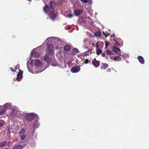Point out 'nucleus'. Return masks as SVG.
Masks as SVG:
<instances>
[{"mask_svg": "<svg viewBox=\"0 0 149 149\" xmlns=\"http://www.w3.org/2000/svg\"><path fill=\"white\" fill-rule=\"evenodd\" d=\"M28 61L27 62V67L29 71L33 73H38L42 72L44 70L45 68L42 67L43 64L41 60L39 59H35L32 60L31 62V64L33 65H34L36 67V68L34 70H33L32 71L29 69V67L28 66Z\"/></svg>", "mask_w": 149, "mask_h": 149, "instance_id": "f257e3e1", "label": "nucleus"}, {"mask_svg": "<svg viewBox=\"0 0 149 149\" xmlns=\"http://www.w3.org/2000/svg\"><path fill=\"white\" fill-rule=\"evenodd\" d=\"M54 4L52 1H51L48 5H47L43 8L44 11L49 15L50 18L54 20L56 18V15L54 12Z\"/></svg>", "mask_w": 149, "mask_h": 149, "instance_id": "f03ea898", "label": "nucleus"}, {"mask_svg": "<svg viewBox=\"0 0 149 149\" xmlns=\"http://www.w3.org/2000/svg\"><path fill=\"white\" fill-rule=\"evenodd\" d=\"M25 113L22 111H20L18 107L15 106H13L11 109L10 114V118L13 119L16 117H21L24 115Z\"/></svg>", "mask_w": 149, "mask_h": 149, "instance_id": "7ed1b4c3", "label": "nucleus"}, {"mask_svg": "<svg viewBox=\"0 0 149 149\" xmlns=\"http://www.w3.org/2000/svg\"><path fill=\"white\" fill-rule=\"evenodd\" d=\"M47 43L52 42L55 46L56 49H59L62 46V41L58 38L55 37H50L47 38L46 40Z\"/></svg>", "mask_w": 149, "mask_h": 149, "instance_id": "20e7f679", "label": "nucleus"}, {"mask_svg": "<svg viewBox=\"0 0 149 149\" xmlns=\"http://www.w3.org/2000/svg\"><path fill=\"white\" fill-rule=\"evenodd\" d=\"M45 48L42 45H41L35 49H34L31 53V55L32 56L34 57H38L41 54V52L43 50H44Z\"/></svg>", "mask_w": 149, "mask_h": 149, "instance_id": "39448f33", "label": "nucleus"}, {"mask_svg": "<svg viewBox=\"0 0 149 149\" xmlns=\"http://www.w3.org/2000/svg\"><path fill=\"white\" fill-rule=\"evenodd\" d=\"M25 118L26 120L28 121H31L35 118L36 120L38 121L39 120L38 116L34 113H29L26 114L25 116Z\"/></svg>", "mask_w": 149, "mask_h": 149, "instance_id": "423d86ee", "label": "nucleus"}, {"mask_svg": "<svg viewBox=\"0 0 149 149\" xmlns=\"http://www.w3.org/2000/svg\"><path fill=\"white\" fill-rule=\"evenodd\" d=\"M45 43L47 44V52L50 55H52L54 54V46L52 42L47 43L45 41Z\"/></svg>", "mask_w": 149, "mask_h": 149, "instance_id": "0eeeda50", "label": "nucleus"}, {"mask_svg": "<svg viewBox=\"0 0 149 149\" xmlns=\"http://www.w3.org/2000/svg\"><path fill=\"white\" fill-rule=\"evenodd\" d=\"M84 42V45L86 48H91L94 46L93 43L91 42L88 38L85 39Z\"/></svg>", "mask_w": 149, "mask_h": 149, "instance_id": "6e6552de", "label": "nucleus"}, {"mask_svg": "<svg viewBox=\"0 0 149 149\" xmlns=\"http://www.w3.org/2000/svg\"><path fill=\"white\" fill-rule=\"evenodd\" d=\"M41 59L48 63H50L52 62L53 60V59L47 54L44 56L42 57Z\"/></svg>", "mask_w": 149, "mask_h": 149, "instance_id": "1a4fd4ad", "label": "nucleus"}, {"mask_svg": "<svg viewBox=\"0 0 149 149\" xmlns=\"http://www.w3.org/2000/svg\"><path fill=\"white\" fill-rule=\"evenodd\" d=\"M2 106L6 111L12 107V104L10 102L6 103Z\"/></svg>", "mask_w": 149, "mask_h": 149, "instance_id": "9d476101", "label": "nucleus"}, {"mask_svg": "<svg viewBox=\"0 0 149 149\" xmlns=\"http://www.w3.org/2000/svg\"><path fill=\"white\" fill-rule=\"evenodd\" d=\"M80 70V67L79 66H77L73 67L71 68V71L73 73H76L79 71Z\"/></svg>", "mask_w": 149, "mask_h": 149, "instance_id": "9b49d317", "label": "nucleus"}, {"mask_svg": "<svg viewBox=\"0 0 149 149\" xmlns=\"http://www.w3.org/2000/svg\"><path fill=\"white\" fill-rule=\"evenodd\" d=\"M22 74V71L21 70H19V73L17 74V77L16 79L18 81H21L23 77Z\"/></svg>", "mask_w": 149, "mask_h": 149, "instance_id": "f8f14e48", "label": "nucleus"}, {"mask_svg": "<svg viewBox=\"0 0 149 149\" xmlns=\"http://www.w3.org/2000/svg\"><path fill=\"white\" fill-rule=\"evenodd\" d=\"M80 20H81V22L85 24H86L87 22L88 21L89 22H90L91 20L89 17H81Z\"/></svg>", "mask_w": 149, "mask_h": 149, "instance_id": "ddd939ff", "label": "nucleus"}, {"mask_svg": "<svg viewBox=\"0 0 149 149\" xmlns=\"http://www.w3.org/2000/svg\"><path fill=\"white\" fill-rule=\"evenodd\" d=\"M25 131L24 130L22 129L20 130L19 132V136L22 140L25 139L26 138V136L24 135Z\"/></svg>", "mask_w": 149, "mask_h": 149, "instance_id": "4468645a", "label": "nucleus"}, {"mask_svg": "<svg viewBox=\"0 0 149 149\" xmlns=\"http://www.w3.org/2000/svg\"><path fill=\"white\" fill-rule=\"evenodd\" d=\"M83 12L81 9H77L74 10V14L75 16H78L81 14Z\"/></svg>", "mask_w": 149, "mask_h": 149, "instance_id": "2eb2a0df", "label": "nucleus"}, {"mask_svg": "<svg viewBox=\"0 0 149 149\" xmlns=\"http://www.w3.org/2000/svg\"><path fill=\"white\" fill-rule=\"evenodd\" d=\"M112 50L116 54H117L120 55V53L121 52H120V50L119 49L116 47H113L112 48Z\"/></svg>", "mask_w": 149, "mask_h": 149, "instance_id": "dca6fc26", "label": "nucleus"}, {"mask_svg": "<svg viewBox=\"0 0 149 149\" xmlns=\"http://www.w3.org/2000/svg\"><path fill=\"white\" fill-rule=\"evenodd\" d=\"M27 142H25V144L23 145H23H17L15 147H13V149H22L23 147H24L27 144Z\"/></svg>", "mask_w": 149, "mask_h": 149, "instance_id": "f3484780", "label": "nucleus"}, {"mask_svg": "<svg viewBox=\"0 0 149 149\" xmlns=\"http://www.w3.org/2000/svg\"><path fill=\"white\" fill-rule=\"evenodd\" d=\"M92 63L94 66L95 68L98 67L100 65L99 61L96 60L95 59L92 61Z\"/></svg>", "mask_w": 149, "mask_h": 149, "instance_id": "a211bd4d", "label": "nucleus"}, {"mask_svg": "<svg viewBox=\"0 0 149 149\" xmlns=\"http://www.w3.org/2000/svg\"><path fill=\"white\" fill-rule=\"evenodd\" d=\"M6 111L2 105H0V116L5 113Z\"/></svg>", "mask_w": 149, "mask_h": 149, "instance_id": "6ab92c4d", "label": "nucleus"}, {"mask_svg": "<svg viewBox=\"0 0 149 149\" xmlns=\"http://www.w3.org/2000/svg\"><path fill=\"white\" fill-rule=\"evenodd\" d=\"M137 58L140 63L142 64H144L145 60L143 57L139 56H138Z\"/></svg>", "mask_w": 149, "mask_h": 149, "instance_id": "aec40b11", "label": "nucleus"}, {"mask_svg": "<svg viewBox=\"0 0 149 149\" xmlns=\"http://www.w3.org/2000/svg\"><path fill=\"white\" fill-rule=\"evenodd\" d=\"M122 40H121L120 42V43H118L117 41L115 40V39L113 40V43H114L115 45L117 46H118V47H121L122 46L123 43L122 42Z\"/></svg>", "mask_w": 149, "mask_h": 149, "instance_id": "412c9836", "label": "nucleus"}, {"mask_svg": "<svg viewBox=\"0 0 149 149\" xmlns=\"http://www.w3.org/2000/svg\"><path fill=\"white\" fill-rule=\"evenodd\" d=\"M71 49V47L69 45H65L64 47V49L65 51H68Z\"/></svg>", "mask_w": 149, "mask_h": 149, "instance_id": "4be33fe9", "label": "nucleus"}, {"mask_svg": "<svg viewBox=\"0 0 149 149\" xmlns=\"http://www.w3.org/2000/svg\"><path fill=\"white\" fill-rule=\"evenodd\" d=\"M120 55L122 56L125 59H127L129 58V56L127 54H123V53H120Z\"/></svg>", "mask_w": 149, "mask_h": 149, "instance_id": "5701e85b", "label": "nucleus"}, {"mask_svg": "<svg viewBox=\"0 0 149 149\" xmlns=\"http://www.w3.org/2000/svg\"><path fill=\"white\" fill-rule=\"evenodd\" d=\"M108 66V65L106 63H102L100 66L101 68L102 69H105L107 68Z\"/></svg>", "mask_w": 149, "mask_h": 149, "instance_id": "b1692460", "label": "nucleus"}, {"mask_svg": "<svg viewBox=\"0 0 149 149\" xmlns=\"http://www.w3.org/2000/svg\"><path fill=\"white\" fill-rule=\"evenodd\" d=\"M106 53L108 55H114V53L112 52L111 51L107 49L106 50Z\"/></svg>", "mask_w": 149, "mask_h": 149, "instance_id": "393cba45", "label": "nucleus"}, {"mask_svg": "<svg viewBox=\"0 0 149 149\" xmlns=\"http://www.w3.org/2000/svg\"><path fill=\"white\" fill-rule=\"evenodd\" d=\"M113 59L115 61H118L120 60L121 58L119 56H116L113 58Z\"/></svg>", "mask_w": 149, "mask_h": 149, "instance_id": "a878e982", "label": "nucleus"}, {"mask_svg": "<svg viewBox=\"0 0 149 149\" xmlns=\"http://www.w3.org/2000/svg\"><path fill=\"white\" fill-rule=\"evenodd\" d=\"M96 52L97 55L100 54L102 53V51L100 49L98 48L96 49Z\"/></svg>", "mask_w": 149, "mask_h": 149, "instance_id": "bb28decb", "label": "nucleus"}, {"mask_svg": "<svg viewBox=\"0 0 149 149\" xmlns=\"http://www.w3.org/2000/svg\"><path fill=\"white\" fill-rule=\"evenodd\" d=\"M101 34V32L100 31L96 32L95 33V35L96 36L100 37Z\"/></svg>", "mask_w": 149, "mask_h": 149, "instance_id": "cd10ccee", "label": "nucleus"}, {"mask_svg": "<svg viewBox=\"0 0 149 149\" xmlns=\"http://www.w3.org/2000/svg\"><path fill=\"white\" fill-rule=\"evenodd\" d=\"M40 124L38 122H37L34 125L33 127L34 128H38Z\"/></svg>", "mask_w": 149, "mask_h": 149, "instance_id": "c85d7f7f", "label": "nucleus"}, {"mask_svg": "<svg viewBox=\"0 0 149 149\" xmlns=\"http://www.w3.org/2000/svg\"><path fill=\"white\" fill-rule=\"evenodd\" d=\"M52 65L53 66H57L58 64L56 61H54L52 63Z\"/></svg>", "mask_w": 149, "mask_h": 149, "instance_id": "c756f323", "label": "nucleus"}, {"mask_svg": "<svg viewBox=\"0 0 149 149\" xmlns=\"http://www.w3.org/2000/svg\"><path fill=\"white\" fill-rule=\"evenodd\" d=\"M6 141H4L2 143H0V147H3L6 144Z\"/></svg>", "mask_w": 149, "mask_h": 149, "instance_id": "7c9ffc66", "label": "nucleus"}, {"mask_svg": "<svg viewBox=\"0 0 149 149\" xmlns=\"http://www.w3.org/2000/svg\"><path fill=\"white\" fill-rule=\"evenodd\" d=\"M11 69V70L13 72H15L16 70H17V68L16 67H15V68L13 69V68H10Z\"/></svg>", "mask_w": 149, "mask_h": 149, "instance_id": "2f4dec72", "label": "nucleus"}, {"mask_svg": "<svg viewBox=\"0 0 149 149\" xmlns=\"http://www.w3.org/2000/svg\"><path fill=\"white\" fill-rule=\"evenodd\" d=\"M99 42H97L96 44L95 47H96V49L98 48L99 47Z\"/></svg>", "mask_w": 149, "mask_h": 149, "instance_id": "473e14b6", "label": "nucleus"}, {"mask_svg": "<svg viewBox=\"0 0 149 149\" xmlns=\"http://www.w3.org/2000/svg\"><path fill=\"white\" fill-rule=\"evenodd\" d=\"M73 16V15L72 14H69L68 15V17L69 18H71Z\"/></svg>", "mask_w": 149, "mask_h": 149, "instance_id": "72a5a7b5", "label": "nucleus"}, {"mask_svg": "<svg viewBox=\"0 0 149 149\" xmlns=\"http://www.w3.org/2000/svg\"><path fill=\"white\" fill-rule=\"evenodd\" d=\"M3 121H0V126L1 127H2L3 125Z\"/></svg>", "mask_w": 149, "mask_h": 149, "instance_id": "f704fd0d", "label": "nucleus"}, {"mask_svg": "<svg viewBox=\"0 0 149 149\" xmlns=\"http://www.w3.org/2000/svg\"><path fill=\"white\" fill-rule=\"evenodd\" d=\"M10 127H7V132H9V134H10Z\"/></svg>", "mask_w": 149, "mask_h": 149, "instance_id": "c9c22d12", "label": "nucleus"}, {"mask_svg": "<svg viewBox=\"0 0 149 149\" xmlns=\"http://www.w3.org/2000/svg\"><path fill=\"white\" fill-rule=\"evenodd\" d=\"M102 56L103 57H105V54L104 53H102Z\"/></svg>", "mask_w": 149, "mask_h": 149, "instance_id": "e433bc0d", "label": "nucleus"}, {"mask_svg": "<svg viewBox=\"0 0 149 149\" xmlns=\"http://www.w3.org/2000/svg\"><path fill=\"white\" fill-rule=\"evenodd\" d=\"M88 60H86L85 61V63H88Z\"/></svg>", "mask_w": 149, "mask_h": 149, "instance_id": "4c0bfd02", "label": "nucleus"}, {"mask_svg": "<svg viewBox=\"0 0 149 149\" xmlns=\"http://www.w3.org/2000/svg\"><path fill=\"white\" fill-rule=\"evenodd\" d=\"M108 45L107 43H106L105 44V48H107L108 47Z\"/></svg>", "mask_w": 149, "mask_h": 149, "instance_id": "58836bf2", "label": "nucleus"}, {"mask_svg": "<svg viewBox=\"0 0 149 149\" xmlns=\"http://www.w3.org/2000/svg\"><path fill=\"white\" fill-rule=\"evenodd\" d=\"M107 71L108 72H110L111 70L109 68H108L107 70Z\"/></svg>", "mask_w": 149, "mask_h": 149, "instance_id": "ea45409f", "label": "nucleus"}, {"mask_svg": "<svg viewBox=\"0 0 149 149\" xmlns=\"http://www.w3.org/2000/svg\"><path fill=\"white\" fill-rule=\"evenodd\" d=\"M86 55H89V53L88 52H87L86 53Z\"/></svg>", "mask_w": 149, "mask_h": 149, "instance_id": "a19ab883", "label": "nucleus"}, {"mask_svg": "<svg viewBox=\"0 0 149 149\" xmlns=\"http://www.w3.org/2000/svg\"><path fill=\"white\" fill-rule=\"evenodd\" d=\"M28 1H30V2H31V0H27Z\"/></svg>", "mask_w": 149, "mask_h": 149, "instance_id": "79ce46f5", "label": "nucleus"}, {"mask_svg": "<svg viewBox=\"0 0 149 149\" xmlns=\"http://www.w3.org/2000/svg\"><path fill=\"white\" fill-rule=\"evenodd\" d=\"M7 134L8 135H9V132H7Z\"/></svg>", "mask_w": 149, "mask_h": 149, "instance_id": "37998d69", "label": "nucleus"}, {"mask_svg": "<svg viewBox=\"0 0 149 149\" xmlns=\"http://www.w3.org/2000/svg\"><path fill=\"white\" fill-rule=\"evenodd\" d=\"M8 142V144H9L10 143V141H9Z\"/></svg>", "mask_w": 149, "mask_h": 149, "instance_id": "c03bdc74", "label": "nucleus"}, {"mask_svg": "<svg viewBox=\"0 0 149 149\" xmlns=\"http://www.w3.org/2000/svg\"><path fill=\"white\" fill-rule=\"evenodd\" d=\"M127 62L128 63H129V62H128L127 61Z\"/></svg>", "mask_w": 149, "mask_h": 149, "instance_id": "a18cd8bd", "label": "nucleus"}, {"mask_svg": "<svg viewBox=\"0 0 149 149\" xmlns=\"http://www.w3.org/2000/svg\"><path fill=\"white\" fill-rule=\"evenodd\" d=\"M103 34H104V32H103Z\"/></svg>", "mask_w": 149, "mask_h": 149, "instance_id": "49530a36", "label": "nucleus"}, {"mask_svg": "<svg viewBox=\"0 0 149 149\" xmlns=\"http://www.w3.org/2000/svg\"><path fill=\"white\" fill-rule=\"evenodd\" d=\"M34 132V131H33V133Z\"/></svg>", "mask_w": 149, "mask_h": 149, "instance_id": "de8ad7c7", "label": "nucleus"}, {"mask_svg": "<svg viewBox=\"0 0 149 149\" xmlns=\"http://www.w3.org/2000/svg\"><path fill=\"white\" fill-rule=\"evenodd\" d=\"M58 53H57V55H58Z\"/></svg>", "mask_w": 149, "mask_h": 149, "instance_id": "09e8293b", "label": "nucleus"}, {"mask_svg": "<svg viewBox=\"0 0 149 149\" xmlns=\"http://www.w3.org/2000/svg\"><path fill=\"white\" fill-rule=\"evenodd\" d=\"M76 49V50H77H77H77V49Z\"/></svg>", "mask_w": 149, "mask_h": 149, "instance_id": "8fccbe9b", "label": "nucleus"}, {"mask_svg": "<svg viewBox=\"0 0 149 149\" xmlns=\"http://www.w3.org/2000/svg\"><path fill=\"white\" fill-rule=\"evenodd\" d=\"M22 142H20V143H21Z\"/></svg>", "mask_w": 149, "mask_h": 149, "instance_id": "3c124183", "label": "nucleus"}]
</instances>
